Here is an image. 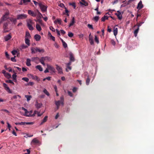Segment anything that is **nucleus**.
I'll return each mask as SVG.
<instances>
[{
    "mask_svg": "<svg viewBox=\"0 0 154 154\" xmlns=\"http://www.w3.org/2000/svg\"><path fill=\"white\" fill-rule=\"evenodd\" d=\"M31 60L29 59H27L26 60V64L28 66H30L31 65L30 63Z\"/></svg>",
    "mask_w": 154,
    "mask_h": 154,
    "instance_id": "nucleus-31",
    "label": "nucleus"
},
{
    "mask_svg": "<svg viewBox=\"0 0 154 154\" xmlns=\"http://www.w3.org/2000/svg\"><path fill=\"white\" fill-rule=\"evenodd\" d=\"M28 75V76H29V75L31 76L32 77L33 79H35L38 82H39L40 81V79L39 78H38L37 76H34L33 75H32V74H29Z\"/></svg>",
    "mask_w": 154,
    "mask_h": 154,
    "instance_id": "nucleus-15",
    "label": "nucleus"
},
{
    "mask_svg": "<svg viewBox=\"0 0 154 154\" xmlns=\"http://www.w3.org/2000/svg\"><path fill=\"white\" fill-rule=\"evenodd\" d=\"M63 45V47L65 48H66L67 47V44L65 42H64L62 43Z\"/></svg>",
    "mask_w": 154,
    "mask_h": 154,
    "instance_id": "nucleus-54",
    "label": "nucleus"
},
{
    "mask_svg": "<svg viewBox=\"0 0 154 154\" xmlns=\"http://www.w3.org/2000/svg\"><path fill=\"white\" fill-rule=\"evenodd\" d=\"M35 68L37 69H38L39 70V71H43V68L40 65H38L37 66L35 67Z\"/></svg>",
    "mask_w": 154,
    "mask_h": 154,
    "instance_id": "nucleus-29",
    "label": "nucleus"
},
{
    "mask_svg": "<svg viewBox=\"0 0 154 154\" xmlns=\"http://www.w3.org/2000/svg\"><path fill=\"white\" fill-rule=\"evenodd\" d=\"M1 110L2 111L5 112L6 113H8V114H9L10 113V112H9V111L6 109H2Z\"/></svg>",
    "mask_w": 154,
    "mask_h": 154,
    "instance_id": "nucleus-58",
    "label": "nucleus"
},
{
    "mask_svg": "<svg viewBox=\"0 0 154 154\" xmlns=\"http://www.w3.org/2000/svg\"><path fill=\"white\" fill-rule=\"evenodd\" d=\"M108 17L107 16L104 15L103 17H102L101 18V21H104L106 20H107L108 19Z\"/></svg>",
    "mask_w": 154,
    "mask_h": 154,
    "instance_id": "nucleus-35",
    "label": "nucleus"
},
{
    "mask_svg": "<svg viewBox=\"0 0 154 154\" xmlns=\"http://www.w3.org/2000/svg\"><path fill=\"white\" fill-rule=\"evenodd\" d=\"M25 42L28 46H29L30 45V41L29 39L25 38Z\"/></svg>",
    "mask_w": 154,
    "mask_h": 154,
    "instance_id": "nucleus-32",
    "label": "nucleus"
},
{
    "mask_svg": "<svg viewBox=\"0 0 154 154\" xmlns=\"http://www.w3.org/2000/svg\"><path fill=\"white\" fill-rule=\"evenodd\" d=\"M22 80H24L27 82H28L29 81V79L28 78L26 77H23L22 78Z\"/></svg>",
    "mask_w": 154,
    "mask_h": 154,
    "instance_id": "nucleus-49",
    "label": "nucleus"
},
{
    "mask_svg": "<svg viewBox=\"0 0 154 154\" xmlns=\"http://www.w3.org/2000/svg\"><path fill=\"white\" fill-rule=\"evenodd\" d=\"M68 36L70 37H72L73 36V34L71 32H69L68 33Z\"/></svg>",
    "mask_w": 154,
    "mask_h": 154,
    "instance_id": "nucleus-48",
    "label": "nucleus"
},
{
    "mask_svg": "<svg viewBox=\"0 0 154 154\" xmlns=\"http://www.w3.org/2000/svg\"><path fill=\"white\" fill-rule=\"evenodd\" d=\"M7 123L8 125V127L9 128V130L10 131L11 130V126L8 122H7Z\"/></svg>",
    "mask_w": 154,
    "mask_h": 154,
    "instance_id": "nucleus-63",
    "label": "nucleus"
},
{
    "mask_svg": "<svg viewBox=\"0 0 154 154\" xmlns=\"http://www.w3.org/2000/svg\"><path fill=\"white\" fill-rule=\"evenodd\" d=\"M23 3L26 4V3L29 2H30V0H23Z\"/></svg>",
    "mask_w": 154,
    "mask_h": 154,
    "instance_id": "nucleus-55",
    "label": "nucleus"
},
{
    "mask_svg": "<svg viewBox=\"0 0 154 154\" xmlns=\"http://www.w3.org/2000/svg\"><path fill=\"white\" fill-rule=\"evenodd\" d=\"M32 143H39V141L36 138H35L32 140Z\"/></svg>",
    "mask_w": 154,
    "mask_h": 154,
    "instance_id": "nucleus-33",
    "label": "nucleus"
},
{
    "mask_svg": "<svg viewBox=\"0 0 154 154\" xmlns=\"http://www.w3.org/2000/svg\"><path fill=\"white\" fill-rule=\"evenodd\" d=\"M47 118L48 117L47 116H45V117L43 119L42 122H41L40 125H42L45 122L47 121Z\"/></svg>",
    "mask_w": 154,
    "mask_h": 154,
    "instance_id": "nucleus-36",
    "label": "nucleus"
},
{
    "mask_svg": "<svg viewBox=\"0 0 154 154\" xmlns=\"http://www.w3.org/2000/svg\"><path fill=\"white\" fill-rule=\"evenodd\" d=\"M50 30H51V31H52V32H54L56 30L52 26H51L50 27Z\"/></svg>",
    "mask_w": 154,
    "mask_h": 154,
    "instance_id": "nucleus-59",
    "label": "nucleus"
},
{
    "mask_svg": "<svg viewBox=\"0 0 154 154\" xmlns=\"http://www.w3.org/2000/svg\"><path fill=\"white\" fill-rule=\"evenodd\" d=\"M143 7V5L142 3V2L141 1H140L139 3L138 4L137 8L139 10H140Z\"/></svg>",
    "mask_w": 154,
    "mask_h": 154,
    "instance_id": "nucleus-12",
    "label": "nucleus"
},
{
    "mask_svg": "<svg viewBox=\"0 0 154 154\" xmlns=\"http://www.w3.org/2000/svg\"><path fill=\"white\" fill-rule=\"evenodd\" d=\"M3 85L6 91H7L10 94H11L12 93V91L10 90L7 84L5 83H3Z\"/></svg>",
    "mask_w": 154,
    "mask_h": 154,
    "instance_id": "nucleus-7",
    "label": "nucleus"
},
{
    "mask_svg": "<svg viewBox=\"0 0 154 154\" xmlns=\"http://www.w3.org/2000/svg\"><path fill=\"white\" fill-rule=\"evenodd\" d=\"M117 12L118 13L115 14V15L117 16L119 20H121L122 18V16L121 13L119 11H117Z\"/></svg>",
    "mask_w": 154,
    "mask_h": 154,
    "instance_id": "nucleus-16",
    "label": "nucleus"
},
{
    "mask_svg": "<svg viewBox=\"0 0 154 154\" xmlns=\"http://www.w3.org/2000/svg\"><path fill=\"white\" fill-rule=\"evenodd\" d=\"M13 79L14 80L16 81V77H17V75H16V74H14L12 75V76Z\"/></svg>",
    "mask_w": 154,
    "mask_h": 154,
    "instance_id": "nucleus-53",
    "label": "nucleus"
},
{
    "mask_svg": "<svg viewBox=\"0 0 154 154\" xmlns=\"http://www.w3.org/2000/svg\"><path fill=\"white\" fill-rule=\"evenodd\" d=\"M31 53L32 54L35 53L36 52L35 50V48H31Z\"/></svg>",
    "mask_w": 154,
    "mask_h": 154,
    "instance_id": "nucleus-52",
    "label": "nucleus"
},
{
    "mask_svg": "<svg viewBox=\"0 0 154 154\" xmlns=\"http://www.w3.org/2000/svg\"><path fill=\"white\" fill-rule=\"evenodd\" d=\"M21 109L22 110H23L25 112L24 116L28 117L34 116V114H33V113L32 114V110L28 111L27 109L23 107H22Z\"/></svg>",
    "mask_w": 154,
    "mask_h": 154,
    "instance_id": "nucleus-2",
    "label": "nucleus"
},
{
    "mask_svg": "<svg viewBox=\"0 0 154 154\" xmlns=\"http://www.w3.org/2000/svg\"><path fill=\"white\" fill-rule=\"evenodd\" d=\"M42 106V104L40 103H38L37 102H35V106L38 108H40Z\"/></svg>",
    "mask_w": 154,
    "mask_h": 154,
    "instance_id": "nucleus-24",
    "label": "nucleus"
},
{
    "mask_svg": "<svg viewBox=\"0 0 154 154\" xmlns=\"http://www.w3.org/2000/svg\"><path fill=\"white\" fill-rule=\"evenodd\" d=\"M58 6L62 8H65V7H66L64 5V4L62 3H61L59 4Z\"/></svg>",
    "mask_w": 154,
    "mask_h": 154,
    "instance_id": "nucleus-50",
    "label": "nucleus"
},
{
    "mask_svg": "<svg viewBox=\"0 0 154 154\" xmlns=\"http://www.w3.org/2000/svg\"><path fill=\"white\" fill-rule=\"evenodd\" d=\"M75 23V18L74 17H73L71 21L68 26L69 27H70L71 26L73 25Z\"/></svg>",
    "mask_w": 154,
    "mask_h": 154,
    "instance_id": "nucleus-18",
    "label": "nucleus"
},
{
    "mask_svg": "<svg viewBox=\"0 0 154 154\" xmlns=\"http://www.w3.org/2000/svg\"><path fill=\"white\" fill-rule=\"evenodd\" d=\"M68 95L70 97H72L73 96V94L71 92L68 91Z\"/></svg>",
    "mask_w": 154,
    "mask_h": 154,
    "instance_id": "nucleus-60",
    "label": "nucleus"
},
{
    "mask_svg": "<svg viewBox=\"0 0 154 154\" xmlns=\"http://www.w3.org/2000/svg\"><path fill=\"white\" fill-rule=\"evenodd\" d=\"M54 23L55 24H56L57 23L59 24H61L62 23L61 20L60 19H57L54 21Z\"/></svg>",
    "mask_w": 154,
    "mask_h": 154,
    "instance_id": "nucleus-17",
    "label": "nucleus"
},
{
    "mask_svg": "<svg viewBox=\"0 0 154 154\" xmlns=\"http://www.w3.org/2000/svg\"><path fill=\"white\" fill-rule=\"evenodd\" d=\"M111 44L114 46H115L116 45L115 42L113 40H111Z\"/></svg>",
    "mask_w": 154,
    "mask_h": 154,
    "instance_id": "nucleus-57",
    "label": "nucleus"
},
{
    "mask_svg": "<svg viewBox=\"0 0 154 154\" xmlns=\"http://www.w3.org/2000/svg\"><path fill=\"white\" fill-rule=\"evenodd\" d=\"M55 104L57 106V109H58L59 108V107L60 104H61V102L59 100L55 101Z\"/></svg>",
    "mask_w": 154,
    "mask_h": 154,
    "instance_id": "nucleus-20",
    "label": "nucleus"
},
{
    "mask_svg": "<svg viewBox=\"0 0 154 154\" xmlns=\"http://www.w3.org/2000/svg\"><path fill=\"white\" fill-rule=\"evenodd\" d=\"M30 37L31 36L29 32H26L25 38L29 39L30 38Z\"/></svg>",
    "mask_w": 154,
    "mask_h": 154,
    "instance_id": "nucleus-30",
    "label": "nucleus"
},
{
    "mask_svg": "<svg viewBox=\"0 0 154 154\" xmlns=\"http://www.w3.org/2000/svg\"><path fill=\"white\" fill-rule=\"evenodd\" d=\"M34 122H26L25 125H32L34 124Z\"/></svg>",
    "mask_w": 154,
    "mask_h": 154,
    "instance_id": "nucleus-62",
    "label": "nucleus"
},
{
    "mask_svg": "<svg viewBox=\"0 0 154 154\" xmlns=\"http://www.w3.org/2000/svg\"><path fill=\"white\" fill-rule=\"evenodd\" d=\"M39 58L37 57H32L31 58V60L32 61H34L35 63H36V60H38Z\"/></svg>",
    "mask_w": 154,
    "mask_h": 154,
    "instance_id": "nucleus-42",
    "label": "nucleus"
},
{
    "mask_svg": "<svg viewBox=\"0 0 154 154\" xmlns=\"http://www.w3.org/2000/svg\"><path fill=\"white\" fill-rule=\"evenodd\" d=\"M8 23L7 22L4 23L3 25V32H6L9 31V30L8 29Z\"/></svg>",
    "mask_w": 154,
    "mask_h": 154,
    "instance_id": "nucleus-8",
    "label": "nucleus"
},
{
    "mask_svg": "<svg viewBox=\"0 0 154 154\" xmlns=\"http://www.w3.org/2000/svg\"><path fill=\"white\" fill-rule=\"evenodd\" d=\"M28 13L29 15L33 17H35L36 16V13H35V12H33L31 10H28Z\"/></svg>",
    "mask_w": 154,
    "mask_h": 154,
    "instance_id": "nucleus-11",
    "label": "nucleus"
},
{
    "mask_svg": "<svg viewBox=\"0 0 154 154\" xmlns=\"http://www.w3.org/2000/svg\"><path fill=\"white\" fill-rule=\"evenodd\" d=\"M52 58L51 57L48 56L42 57L39 59L40 62L41 63V64H42L44 66L45 65V62H51L52 61Z\"/></svg>",
    "mask_w": 154,
    "mask_h": 154,
    "instance_id": "nucleus-1",
    "label": "nucleus"
},
{
    "mask_svg": "<svg viewBox=\"0 0 154 154\" xmlns=\"http://www.w3.org/2000/svg\"><path fill=\"white\" fill-rule=\"evenodd\" d=\"M32 25H27L28 27V28L30 30H32L34 29V28L33 27V26H32Z\"/></svg>",
    "mask_w": 154,
    "mask_h": 154,
    "instance_id": "nucleus-43",
    "label": "nucleus"
},
{
    "mask_svg": "<svg viewBox=\"0 0 154 154\" xmlns=\"http://www.w3.org/2000/svg\"><path fill=\"white\" fill-rule=\"evenodd\" d=\"M72 69V67L70 66H66V71L68 72L69 70H70Z\"/></svg>",
    "mask_w": 154,
    "mask_h": 154,
    "instance_id": "nucleus-41",
    "label": "nucleus"
},
{
    "mask_svg": "<svg viewBox=\"0 0 154 154\" xmlns=\"http://www.w3.org/2000/svg\"><path fill=\"white\" fill-rule=\"evenodd\" d=\"M11 60L13 62H15L16 61V60L15 59V56L14 57H12L11 58Z\"/></svg>",
    "mask_w": 154,
    "mask_h": 154,
    "instance_id": "nucleus-61",
    "label": "nucleus"
},
{
    "mask_svg": "<svg viewBox=\"0 0 154 154\" xmlns=\"http://www.w3.org/2000/svg\"><path fill=\"white\" fill-rule=\"evenodd\" d=\"M9 14V11H8L0 19V24L2 23L3 22L6 20L8 19V16Z\"/></svg>",
    "mask_w": 154,
    "mask_h": 154,
    "instance_id": "nucleus-3",
    "label": "nucleus"
},
{
    "mask_svg": "<svg viewBox=\"0 0 154 154\" xmlns=\"http://www.w3.org/2000/svg\"><path fill=\"white\" fill-rule=\"evenodd\" d=\"M94 40L97 43V44H98L99 43V41L96 35H95V36Z\"/></svg>",
    "mask_w": 154,
    "mask_h": 154,
    "instance_id": "nucleus-51",
    "label": "nucleus"
},
{
    "mask_svg": "<svg viewBox=\"0 0 154 154\" xmlns=\"http://www.w3.org/2000/svg\"><path fill=\"white\" fill-rule=\"evenodd\" d=\"M47 66L48 68V69L50 71L51 73H55L56 72L55 69L53 66L49 65L48 64L47 65Z\"/></svg>",
    "mask_w": 154,
    "mask_h": 154,
    "instance_id": "nucleus-6",
    "label": "nucleus"
},
{
    "mask_svg": "<svg viewBox=\"0 0 154 154\" xmlns=\"http://www.w3.org/2000/svg\"><path fill=\"white\" fill-rule=\"evenodd\" d=\"M38 17H39L40 18H41L43 17L42 15L40 13H38V15L37 16Z\"/></svg>",
    "mask_w": 154,
    "mask_h": 154,
    "instance_id": "nucleus-56",
    "label": "nucleus"
},
{
    "mask_svg": "<svg viewBox=\"0 0 154 154\" xmlns=\"http://www.w3.org/2000/svg\"><path fill=\"white\" fill-rule=\"evenodd\" d=\"M27 17V15L25 14H21L17 16V19L22 20L25 19Z\"/></svg>",
    "mask_w": 154,
    "mask_h": 154,
    "instance_id": "nucleus-5",
    "label": "nucleus"
},
{
    "mask_svg": "<svg viewBox=\"0 0 154 154\" xmlns=\"http://www.w3.org/2000/svg\"><path fill=\"white\" fill-rule=\"evenodd\" d=\"M6 82L8 83H11L13 85H14V84L12 81L11 80H9L6 81Z\"/></svg>",
    "mask_w": 154,
    "mask_h": 154,
    "instance_id": "nucleus-46",
    "label": "nucleus"
},
{
    "mask_svg": "<svg viewBox=\"0 0 154 154\" xmlns=\"http://www.w3.org/2000/svg\"><path fill=\"white\" fill-rule=\"evenodd\" d=\"M33 24L34 23L32 20L29 19L27 20V25Z\"/></svg>",
    "mask_w": 154,
    "mask_h": 154,
    "instance_id": "nucleus-25",
    "label": "nucleus"
},
{
    "mask_svg": "<svg viewBox=\"0 0 154 154\" xmlns=\"http://www.w3.org/2000/svg\"><path fill=\"white\" fill-rule=\"evenodd\" d=\"M43 92L47 96H49L50 94L48 91L45 88H44L43 91Z\"/></svg>",
    "mask_w": 154,
    "mask_h": 154,
    "instance_id": "nucleus-40",
    "label": "nucleus"
},
{
    "mask_svg": "<svg viewBox=\"0 0 154 154\" xmlns=\"http://www.w3.org/2000/svg\"><path fill=\"white\" fill-rule=\"evenodd\" d=\"M5 76L7 78H9L11 77V75L9 73L7 72L5 75Z\"/></svg>",
    "mask_w": 154,
    "mask_h": 154,
    "instance_id": "nucleus-44",
    "label": "nucleus"
},
{
    "mask_svg": "<svg viewBox=\"0 0 154 154\" xmlns=\"http://www.w3.org/2000/svg\"><path fill=\"white\" fill-rule=\"evenodd\" d=\"M39 7L42 12H45L47 11L48 6L47 5H45L42 2L38 3Z\"/></svg>",
    "mask_w": 154,
    "mask_h": 154,
    "instance_id": "nucleus-4",
    "label": "nucleus"
},
{
    "mask_svg": "<svg viewBox=\"0 0 154 154\" xmlns=\"http://www.w3.org/2000/svg\"><path fill=\"white\" fill-rule=\"evenodd\" d=\"M41 38V37L38 34L35 35L34 36V38L37 41H39L40 40Z\"/></svg>",
    "mask_w": 154,
    "mask_h": 154,
    "instance_id": "nucleus-19",
    "label": "nucleus"
},
{
    "mask_svg": "<svg viewBox=\"0 0 154 154\" xmlns=\"http://www.w3.org/2000/svg\"><path fill=\"white\" fill-rule=\"evenodd\" d=\"M28 46L24 44H22L20 47V50L22 49H26L28 48Z\"/></svg>",
    "mask_w": 154,
    "mask_h": 154,
    "instance_id": "nucleus-28",
    "label": "nucleus"
},
{
    "mask_svg": "<svg viewBox=\"0 0 154 154\" xmlns=\"http://www.w3.org/2000/svg\"><path fill=\"white\" fill-rule=\"evenodd\" d=\"M139 29V28L138 27V28L137 29H135V31H134V36H135V37H136L137 36V34L138 32Z\"/></svg>",
    "mask_w": 154,
    "mask_h": 154,
    "instance_id": "nucleus-39",
    "label": "nucleus"
},
{
    "mask_svg": "<svg viewBox=\"0 0 154 154\" xmlns=\"http://www.w3.org/2000/svg\"><path fill=\"white\" fill-rule=\"evenodd\" d=\"M36 29L38 31H40L42 30L41 27L39 24L36 23Z\"/></svg>",
    "mask_w": 154,
    "mask_h": 154,
    "instance_id": "nucleus-23",
    "label": "nucleus"
},
{
    "mask_svg": "<svg viewBox=\"0 0 154 154\" xmlns=\"http://www.w3.org/2000/svg\"><path fill=\"white\" fill-rule=\"evenodd\" d=\"M60 101L61 102V104L62 106H63L64 103H63V101H64V98L63 96H62L60 97Z\"/></svg>",
    "mask_w": 154,
    "mask_h": 154,
    "instance_id": "nucleus-45",
    "label": "nucleus"
},
{
    "mask_svg": "<svg viewBox=\"0 0 154 154\" xmlns=\"http://www.w3.org/2000/svg\"><path fill=\"white\" fill-rule=\"evenodd\" d=\"M69 56L70 60L71 61H74L75 60V59L73 57V54L71 53H70Z\"/></svg>",
    "mask_w": 154,
    "mask_h": 154,
    "instance_id": "nucleus-26",
    "label": "nucleus"
},
{
    "mask_svg": "<svg viewBox=\"0 0 154 154\" xmlns=\"http://www.w3.org/2000/svg\"><path fill=\"white\" fill-rule=\"evenodd\" d=\"M43 113H40L38 111L35 110L34 111L33 114H34V116L36 114H37L38 116H40L42 115Z\"/></svg>",
    "mask_w": 154,
    "mask_h": 154,
    "instance_id": "nucleus-22",
    "label": "nucleus"
},
{
    "mask_svg": "<svg viewBox=\"0 0 154 154\" xmlns=\"http://www.w3.org/2000/svg\"><path fill=\"white\" fill-rule=\"evenodd\" d=\"M35 51L36 52H38L39 53H43L44 51V50L43 49H40L38 48H35Z\"/></svg>",
    "mask_w": 154,
    "mask_h": 154,
    "instance_id": "nucleus-21",
    "label": "nucleus"
},
{
    "mask_svg": "<svg viewBox=\"0 0 154 154\" xmlns=\"http://www.w3.org/2000/svg\"><path fill=\"white\" fill-rule=\"evenodd\" d=\"M8 19L13 23L15 24L17 23V19L13 17H10L8 18Z\"/></svg>",
    "mask_w": 154,
    "mask_h": 154,
    "instance_id": "nucleus-13",
    "label": "nucleus"
},
{
    "mask_svg": "<svg viewBox=\"0 0 154 154\" xmlns=\"http://www.w3.org/2000/svg\"><path fill=\"white\" fill-rule=\"evenodd\" d=\"M25 97L27 99V101H29L32 98V96L30 95H26Z\"/></svg>",
    "mask_w": 154,
    "mask_h": 154,
    "instance_id": "nucleus-38",
    "label": "nucleus"
},
{
    "mask_svg": "<svg viewBox=\"0 0 154 154\" xmlns=\"http://www.w3.org/2000/svg\"><path fill=\"white\" fill-rule=\"evenodd\" d=\"M26 122H16L15 124L16 125H25Z\"/></svg>",
    "mask_w": 154,
    "mask_h": 154,
    "instance_id": "nucleus-34",
    "label": "nucleus"
},
{
    "mask_svg": "<svg viewBox=\"0 0 154 154\" xmlns=\"http://www.w3.org/2000/svg\"><path fill=\"white\" fill-rule=\"evenodd\" d=\"M99 19V17L97 16H96L93 18V20L96 22H97L98 21Z\"/></svg>",
    "mask_w": 154,
    "mask_h": 154,
    "instance_id": "nucleus-47",
    "label": "nucleus"
},
{
    "mask_svg": "<svg viewBox=\"0 0 154 154\" xmlns=\"http://www.w3.org/2000/svg\"><path fill=\"white\" fill-rule=\"evenodd\" d=\"M118 28H117L115 27L113 30V33L115 36H116L118 33Z\"/></svg>",
    "mask_w": 154,
    "mask_h": 154,
    "instance_id": "nucleus-27",
    "label": "nucleus"
},
{
    "mask_svg": "<svg viewBox=\"0 0 154 154\" xmlns=\"http://www.w3.org/2000/svg\"><path fill=\"white\" fill-rule=\"evenodd\" d=\"M12 38L11 34H9L4 37V39L5 41L7 42L10 40Z\"/></svg>",
    "mask_w": 154,
    "mask_h": 154,
    "instance_id": "nucleus-10",
    "label": "nucleus"
},
{
    "mask_svg": "<svg viewBox=\"0 0 154 154\" xmlns=\"http://www.w3.org/2000/svg\"><path fill=\"white\" fill-rule=\"evenodd\" d=\"M88 26L89 28L91 29H93V27L91 25L88 24Z\"/></svg>",
    "mask_w": 154,
    "mask_h": 154,
    "instance_id": "nucleus-64",
    "label": "nucleus"
},
{
    "mask_svg": "<svg viewBox=\"0 0 154 154\" xmlns=\"http://www.w3.org/2000/svg\"><path fill=\"white\" fill-rule=\"evenodd\" d=\"M89 40L91 45H92L94 44V41L93 39V37L91 35V33L89 35Z\"/></svg>",
    "mask_w": 154,
    "mask_h": 154,
    "instance_id": "nucleus-14",
    "label": "nucleus"
},
{
    "mask_svg": "<svg viewBox=\"0 0 154 154\" xmlns=\"http://www.w3.org/2000/svg\"><path fill=\"white\" fill-rule=\"evenodd\" d=\"M90 82V79L88 75L87 76V78L86 80V83L87 85H88Z\"/></svg>",
    "mask_w": 154,
    "mask_h": 154,
    "instance_id": "nucleus-37",
    "label": "nucleus"
},
{
    "mask_svg": "<svg viewBox=\"0 0 154 154\" xmlns=\"http://www.w3.org/2000/svg\"><path fill=\"white\" fill-rule=\"evenodd\" d=\"M56 69L57 70L58 73L60 74H63V72L62 68L57 65H56Z\"/></svg>",
    "mask_w": 154,
    "mask_h": 154,
    "instance_id": "nucleus-9",
    "label": "nucleus"
}]
</instances>
